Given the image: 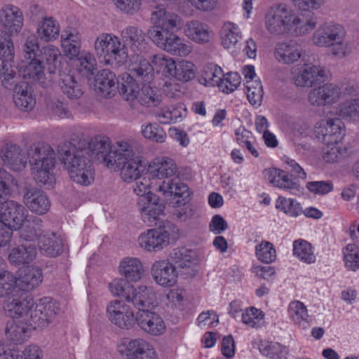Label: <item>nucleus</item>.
I'll use <instances>...</instances> for the list:
<instances>
[{"instance_id":"bf43d9fd","label":"nucleus","mask_w":359,"mask_h":359,"mask_svg":"<svg viewBox=\"0 0 359 359\" xmlns=\"http://www.w3.org/2000/svg\"><path fill=\"white\" fill-rule=\"evenodd\" d=\"M343 261L348 271L355 272L359 269V247L348 244L343 250Z\"/></svg>"},{"instance_id":"13d9d810","label":"nucleus","mask_w":359,"mask_h":359,"mask_svg":"<svg viewBox=\"0 0 359 359\" xmlns=\"http://www.w3.org/2000/svg\"><path fill=\"white\" fill-rule=\"evenodd\" d=\"M141 134L144 138L156 143H163L167 138L165 132L156 123L142 124Z\"/></svg>"},{"instance_id":"1a4fd4ad","label":"nucleus","mask_w":359,"mask_h":359,"mask_svg":"<svg viewBox=\"0 0 359 359\" xmlns=\"http://www.w3.org/2000/svg\"><path fill=\"white\" fill-rule=\"evenodd\" d=\"M35 217L28 216V211L20 203L15 201H5L0 208V222L8 228L18 230L25 222H33Z\"/></svg>"},{"instance_id":"5701e85b","label":"nucleus","mask_w":359,"mask_h":359,"mask_svg":"<svg viewBox=\"0 0 359 359\" xmlns=\"http://www.w3.org/2000/svg\"><path fill=\"white\" fill-rule=\"evenodd\" d=\"M305 51L301 44L295 41L278 43L274 49V56L276 60L285 65H290L297 62Z\"/></svg>"},{"instance_id":"f3484780","label":"nucleus","mask_w":359,"mask_h":359,"mask_svg":"<svg viewBox=\"0 0 359 359\" xmlns=\"http://www.w3.org/2000/svg\"><path fill=\"white\" fill-rule=\"evenodd\" d=\"M151 275L157 285L165 287L174 285L178 276L176 266L167 259L155 261L151 266Z\"/></svg>"},{"instance_id":"774afa93","label":"nucleus","mask_w":359,"mask_h":359,"mask_svg":"<svg viewBox=\"0 0 359 359\" xmlns=\"http://www.w3.org/2000/svg\"><path fill=\"white\" fill-rule=\"evenodd\" d=\"M264 313L254 307L245 309L242 313V321L244 324L251 327H259L264 323Z\"/></svg>"},{"instance_id":"423d86ee","label":"nucleus","mask_w":359,"mask_h":359,"mask_svg":"<svg viewBox=\"0 0 359 359\" xmlns=\"http://www.w3.org/2000/svg\"><path fill=\"white\" fill-rule=\"evenodd\" d=\"M149 35L160 49L173 55L186 57L192 52V46L172 32L151 29Z\"/></svg>"},{"instance_id":"39448f33","label":"nucleus","mask_w":359,"mask_h":359,"mask_svg":"<svg viewBox=\"0 0 359 359\" xmlns=\"http://www.w3.org/2000/svg\"><path fill=\"white\" fill-rule=\"evenodd\" d=\"M114 162V168L109 169L120 170L121 179L128 183L142 175L144 170L140 157L135 154L133 147L127 142L118 144V153Z\"/></svg>"},{"instance_id":"de8ad7c7","label":"nucleus","mask_w":359,"mask_h":359,"mask_svg":"<svg viewBox=\"0 0 359 359\" xmlns=\"http://www.w3.org/2000/svg\"><path fill=\"white\" fill-rule=\"evenodd\" d=\"M3 160L12 170L20 171L26 165L25 158L21 149L16 146H11L6 149Z\"/></svg>"},{"instance_id":"58836bf2","label":"nucleus","mask_w":359,"mask_h":359,"mask_svg":"<svg viewBox=\"0 0 359 359\" xmlns=\"http://www.w3.org/2000/svg\"><path fill=\"white\" fill-rule=\"evenodd\" d=\"M58 85L62 92L70 99L79 98L82 94L80 85L69 72H59Z\"/></svg>"},{"instance_id":"e2e57ef3","label":"nucleus","mask_w":359,"mask_h":359,"mask_svg":"<svg viewBox=\"0 0 359 359\" xmlns=\"http://www.w3.org/2000/svg\"><path fill=\"white\" fill-rule=\"evenodd\" d=\"M17 277L8 271L0 272V297H6L18 290Z\"/></svg>"},{"instance_id":"0eeeda50","label":"nucleus","mask_w":359,"mask_h":359,"mask_svg":"<svg viewBox=\"0 0 359 359\" xmlns=\"http://www.w3.org/2000/svg\"><path fill=\"white\" fill-rule=\"evenodd\" d=\"M39 229H32L26 227L21 234V238L23 239L22 244L18 247L11 249L9 255V262L15 265H20L28 264L33 261L36 255V244L34 238L37 236V231Z\"/></svg>"},{"instance_id":"7c9ffc66","label":"nucleus","mask_w":359,"mask_h":359,"mask_svg":"<svg viewBox=\"0 0 359 359\" xmlns=\"http://www.w3.org/2000/svg\"><path fill=\"white\" fill-rule=\"evenodd\" d=\"M118 272L130 282H138L144 276V267L137 257H126L119 263Z\"/></svg>"},{"instance_id":"052dcab7","label":"nucleus","mask_w":359,"mask_h":359,"mask_svg":"<svg viewBox=\"0 0 359 359\" xmlns=\"http://www.w3.org/2000/svg\"><path fill=\"white\" fill-rule=\"evenodd\" d=\"M23 36L22 52L25 59H30L36 57L39 50V38L34 33L25 32Z\"/></svg>"},{"instance_id":"ea45409f","label":"nucleus","mask_w":359,"mask_h":359,"mask_svg":"<svg viewBox=\"0 0 359 359\" xmlns=\"http://www.w3.org/2000/svg\"><path fill=\"white\" fill-rule=\"evenodd\" d=\"M5 334L11 341L21 344L29 337V327L21 320H11L6 324Z\"/></svg>"},{"instance_id":"338daca9","label":"nucleus","mask_w":359,"mask_h":359,"mask_svg":"<svg viewBox=\"0 0 359 359\" xmlns=\"http://www.w3.org/2000/svg\"><path fill=\"white\" fill-rule=\"evenodd\" d=\"M133 284L123 278H116L109 284V289L114 297H121L127 301V296L132 291Z\"/></svg>"},{"instance_id":"aec40b11","label":"nucleus","mask_w":359,"mask_h":359,"mask_svg":"<svg viewBox=\"0 0 359 359\" xmlns=\"http://www.w3.org/2000/svg\"><path fill=\"white\" fill-rule=\"evenodd\" d=\"M58 311V306L49 297L39 299L30 309V318L39 326L43 327L48 324Z\"/></svg>"},{"instance_id":"e433bc0d","label":"nucleus","mask_w":359,"mask_h":359,"mask_svg":"<svg viewBox=\"0 0 359 359\" xmlns=\"http://www.w3.org/2000/svg\"><path fill=\"white\" fill-rule=\"evenodd\" d=\"M41 62L50 74H54L61 67L62 56L60 49L53 45H47L41 50Z\"/></svg>"},{"instance_id":"680f3d73","label":"nucleus","mask_w":359,"mask_h":359,"mask_svg":"<svg viewBox=\"0 0 359 359\" xmlns=\"http://www.w3.org/2000/svg\"><path fill=\"white\" fill-rule=\"evenodd\" d=\"M338 116L350 121H359V98L348 100L341 103Z\"/></svg>"},{"instance_id":"2f4dec72","label":"nucleus","mask_w":359,"mask_h":359,"mask_svg":"<svg viewBox=\"0 0 359 359\" xmlns=\"http://www.w3.org/2000/svg\"><path fill=\"white\" fill-rule=\"evenodd\" d=\"M36 32L41 41L53 42L60 36V26L53 17H44L38 22Z\"/></svg>"},{"instance_id":"5fc2aeb1","label":"nucleus","mask_w":359,"mask_h":359,"mask_svg":"<svg viewBox=\"0 0 359 359\" xmlns=\"http://www.w3.org/2000/svg\"><path fill=\"white\" fill-rule=\"evenodd\" d=\"M77 59L76 67L78 71L84 76H89L94 74L96 67V60L94 55L87 51L79 52Z\"/></svg>"},{"instance_id":"393cba45","label":"nucleus","mask_w":359,"mask_h":359,"mask_svg":"<svg viewBox=\"0 0 359 359\" xmlns=\"http://www.w3.org/2000/svg\"><path fill=\"white\" fill-rule=\"evenodd\" d=\"M127 296V302L132 304L139 311L148 310L156 300V293L151 287L147 285L132 286Z\"/></svg>"},{"instance_id":"6e6552de","label":"nucleus","mask_w":359,"mask_h":359,"mask_svg":"<svg viewBox=\"0 0 359 359\" xmlns=\"http://www.w3.org/2000/svg\"><path fill=\"white\" fill-rule=\"evenodd\" d=\"M110 143L107 137L95 136L88 142V149H84L85 154L88 153L93 161L103 162L108 168H114V160L116 158L118 147L112 148Z\"/></svg>"},{"instance_id":"4c0bfd02","label":"nucleus","mask_w":359,"mask_h":359,"mask_svg":"<svg viewBox=\"0 0 359 359\" xmlns=\"http://www.w3.org/2000/svg\"><path fill=\"white\" fill-rule=\"evenodd\" d=\"M241 39L242 32L236 24L231 22L224 23L221 30V43L224 48H236Z\"/></svg>"},{"instance_id":"69168bd1","label":"nucleus","mask_w":359,"mask_h":359,"mask_svg":"<svg viewBox=\"0 0 359 359\" xmlns=\"http://www.w3.org/2000/svg\"><path fill=\"white\" fill-rule=\"evenodd\" d=\"M246 93L250 103L257 107L262 104L263 88L260 81H248L245 82Z\"/></svg>"},{"instance_id":"7ed1b4c3","label":"nucleus","mask_w":359,"mask_h":359,"mask_svg":"<svg viewBox=\"0 0 359 359\" xmlns=\"http://www.w3.org/2000/svg\"><path fill=\"white\" fill-rule=\"evenodd\" d=\"M31 173L39 185L50 187L55 182L53 170L55 165L54 149L48 144H33L27 151Z\"/></svg>"},{"instance_id":"4be33fe9","label":"nucleus","mask_w":359,"mask_h":359,"mask_svg":"<svg viewBox=\"0 0 359 359\" xmlns=\"http://www.w3.org/2000/svg\"><path fill=\"white\" fill-rule=\"evenodd\" d=\"M138 326L152 336L163 334L166 329L164 320L159 314L149 310L138 311L135 317Z\"/></svg>"},{"instance_id":"f257e3e1","label":"nucleus","mask_w":359,"mask_h":359,"mask_svg":"<svg viewBox=\"0 0 359 359\" xmlns=\"http://www.w3.org/2000/svg\"><path fill=\"white\" fill-rule=\"evenodd\" d=\"M317 25L313 13H295L285 4L269 8L265 15V27L271 34L280 35L292 30L296 36H304L313 31Z\"/></svg>"},{"instance_id":"0e129e2a","label":"nucleus","mask_w":359,"mask_h":359,"mask_svg":"<svg viewBox=\"0 0 359 359\" xmlns=\"http://www.w3.org/2000/svg\"><path fill=\"white\" fill-rule=\"evenodd\" d=\"M260 352L270 358L287 359L288 350L276 342H266L259 348Z\"/></svg>"},{"instance_id":"a878e982","label":"nucleus","mask_w":359,"mask_h":359,"mask_svg":"<svg viewBox=\"0 0 359 359\" xmlns=\"http://www.w3.org/2000/svg\"><path fill=\"white\" fill-rule=\"evenodd\" d=\"M184 34L197 44L208 43L213 38V32L210 27L197 20H191L186 22Z\"/></svg>"},{"instance_id":"dca6fc26","label":"nucleus","mask_w":359,"mask_h":359,"mask_svg":"<svg viewBox=\"0 0 359 359\" xmlns=\"http://www.w3.org/2000/svg\"><path fill=\"white\" fill-rule=\"evenodd\" d=\"M155 191L161 194L166 201L177 199L176 206H180L190 200L191 192L184 183L175 182L173 180H163Z\"/></svg>"},{"instance_id":"4468645a","label":"nucleus","mask_w":359,"mask_h":359,"mask_svg":"<svg viewBox=\"0 0 359 359\" xmlns=\"http://www.w3.org/2000/svg\"><path fill=\"white\" fill-rule=\"evenodd\" d=\"M0 25L4 34L18 35L24 26V15L21 9L13 4L4 5L0 9Z\"/></svg>"},{"instance_id":"bb28decb","label":"nucleus","mask_w":359,"mask_h":359,"mask_svg":"<svg viewBox=\"0 0 359 359\" xmlns=\"http://www.w3.org/2000/svg\"><path fill=\"white\" fill-rule=\"evenodd\" d=\"M23 202L28 209L36 214H45L50 208L47 195L37 188L26 189L23 195Z\"/></svg>"},{"instance_id":"f704fd0d","label":"nucleus","mask_w":359,"mask_h":359,"mask_svg":"<svg viewBox=\"0 0 359 359\" xmlns=\"http://www.w3.org/2000/svg\"><path fill=\"white\" fill-rule=\"evenodd\" d=\"M17 287L22 291H31L42 282L41 270L36 266H28L24 269L23 273L17 278Z\"/></svg>"},{"instance_id":"412c9836","label":"nucleus","mask_w":359,"mask_h":359,"mask_svg":"<svg viewBox=\"0 0 359 359\" xmlns=\"http://www.w3.org/2000/svg\"><path fill=\"white\" fill-rule=\"evenodd\" d=\"M151 20L154 24L151 29H157L163 32L180 28L182 25V19L180 15L168 11L163 6L155 7L151 13Z\"/></svg>"},{"instance_id":"09e8293b","label":"nucleus","mask_w":359,"mask_h":359,"mask_svg":"<svg viewBox=\"0 0 359 359\" xmlns=\"http://www.w3.org/2000/svg\"><path fill=\"white\" fill-rule=\"evenodd\" d=\"M196 69L193 62L185 60H179L175 63V67L170 79H175L182 82H187L195 78Z\"/></svg>"},{"instance_id":"603ef678","label":"nucleus","mask_w":359,"mask_h":359,"mask_svg":"<svg viewBox=\"0 0 359 359\" xmlns=\"http://www.w3.org/2000/svg\"><path fill=\"white\" fill-rule=\"evenodd\" d=\"M276 208L291 217L302 215V207L296 199L279 196L276 201Z\"/></svg>"},{"instance_id":"c85d7f7f","label":"nucleus","mask_w":359,"mask_h":359,"mask_svg":"<svg viewBox=\"0 0 359 359\" xmlns=\"http://www.w3.org/2000/svg\"><path fill=\"white\" fill-rule=\"evenodd\" d=\"M60 43L64 55L69 60H74L80 52L81 34L76 29L67 27L61 33Z\"/></svg>"},{"instance_id":"2eb2a0df","label":"nucleus","mask_w":359,"mask_h":359,"mask_svg":"<svg viewBox=\"0 0 359 359\" xmlns=\"http://www.w3.org/2000/svg\"><path fill=\"white\" fill-rule=\"evenodd\" d=\"M109 320L121 329L128 330L136 321L130 307L121 300L110 302L107 308Z\"/></svg>"},{"instance_id":"8fccbe9b","label":"nucleus","mask_w":359,"mask_h":359,"mask_svg":"<svg viewBox=\"0 0 359 359\" xmlns=\"http://www.w3.org/2000/svg\"><path fill=\"white\" fill-rule=\"evenodd\" d=\"M30 61L20 67V74L24 79H29L34 81H39L43 74L44 67L41 60L36 57L29 59Z\"/></svg>"},{"instance_id":"37998d69","label":"nucleus","mask_w":359,"mask_h":359,"mask_svg":"<svg viewBox=\"0 0 359 359\" xmlns=\"http://www.w3.org/2000/svg\"><path fill=\"white\" fill-rule=\"evenodd\" d=\"M186 116V109L182 104L161 108L156 114L158 121L163 124L181 121Z\"/></svg>"},{"instance_id":"f8f14e48","label":"nucleus","mask_w":359,"mask_h":359,"mask_svg":"<svg viewBox=\"0 0 359 359\" xmlns=\"http://www.w3.org/2000/svg\"><path fill=\"white\" fill-rule=\"evenodd\" d=\"M34 305L33 299L18 289L6 297L2 304L4 313L11 318H20L29 313Z\"/></svg>"},{"instance_id":"6e6d98bb","label":"nucleus","mask_w":359,"mask_h":359,"mask_svg":"<svg viewBox=\"0 0 359 359\" xmlns=\"http://www.w3.org/2000/svg\"><path fill=\"white\" fill-rule=\"evenodd\" d=\"M222 76L223 71L220 67L215 64H210L203 70L200 81L207 86H218Z\"/></svg>"},{"instance_id":"3c124183","label":"nucleus","mask_w":359,"mask_h":359,"mask_svg":"<svg viewBox=\"0 0 359 359\" xmlns=\"http://www.w3.org/2000/svg\"><path fill=\"white\" fill-rule=\"evenodd\" d=\"M293 255L300 261L306 264H312L316 262V256L311 245L302 239L293 242Z\"/></svg>"},{"instance_id":"f03ea898","label":"nucleus","mask_w":359,"mask_h":359,"mask_svg":"<svg viewBox=\"0 0 359 359\" xmlns=\"http://www.w3.org/2000/svg\"><path fill=\"white\" fill-rule=\"evenodd\" d=\"M57 152L62 168L74 182L88 186L94 181V169L85 156V149L71 142H65L58 146Z\"/></svg>"},{"instance_id":"79ce46f5","label":"nucleus","mask_w":359,"mask_h":359,"mask_svg":"<svg viewBox=\"0 0 359 359\" xmlns=\"http://www.w3.org/2000/svg\"><path fill=\"white\" fill-rule=\"evenodd\" d=\"M117 84L116 75L109 69L100 71L95 80V88L105 96H109L115 92Z\"/></svg>"},{"instance_id":"c03bdc74","label":"nucleus","mask_w":359,"mask_h":359,"mask_svg":"<svg viewBox=\"0 0 359 359\" xmlns=\"http://www.w3.org/2000/svg\"><path fill=\"white\" fill-rule=\"evenodd\" d=\"M170 259L177 267L187 269L196 264V254L191 250L185 248H175L170 253Z\"/></svg>"},{"instance_id":"b1692460","label":"nucleus","mask_w":359,"mask_h":359,"mask_svg":"<svg viewBox=\"0 0 359 359\" xmlns=\"http://www.w3.org/2000/svg\"><path fill=\"white\" fill-rule=\"evenodd\" d=\"M123 43L135 53H142L147 50V43L144 32L138 27L128 25L120 32Z\"/></svg>"},{"instance_id":"6ab92c4d","label":"nucleus","mask_w":359,"mask_h":359,"mask_svg":"<svg viewBox=\"0 0 359 359\" xmlns=\"http://www.w3.org/2000/svg\"><path fill=\"white\" fill-rule=\"evenodd\" d=\"M330 76L329 71L320 66L304 65L294 77V84L298 87H311L323 83Z\"/></svg>"},{"instance_id":"ddd939ff","label":"nucleus","mask_w":359,"mask_h":359,"mask_svg":"<svg viewBox=\"0 0 359 359\" xmlns=\"http://www.w3.org/2000/svg\"><path fill=\"white\" fill-rule=\"evenodd\" d=\"M41 221L39 217H34L33 219V226L30 225L27 226V228L32 229L33 232L34 229H39L37 231V236L34 238L35 241H38L39 249L41 253L46 256L56 257L60 255L62 250V241L61 238L57 236L55 233L44 232L42 233L40 229V224Z\"/></svg>"},{"instance_id":"a19ab883","label":"nucleus","mask_w":359,"mask_h":359,"mask_svg":"<svg viewBox=\"0 0 359 359\" xmlns=\"http://www.w3.org/2000/svg\"><path fill=\"white\" fill-rule=\"evenodd\" d=\"M337 27L333 22L321 25L313 34V43L319 47H330L334 45L337 37Z\"/></svg>"},{"instance_id":"9b49d317","label":"nucleus","mask_w":359,"mask_h":359,"mask_svg":"<svg viewBox=\"0 0 359 359\" xmlns=\"http://www.w3.org/2000/svg\"><path fill=\"white\" fill-rule=\"evenodd\" d=\"M170 234L165 228L149 229L142 232L137 240L139 248L147 252L161 251L170 244Z\"/></svg>"},{"instance_id":"a211bd4d","label":"nucleus","mask_w":359,"mask_h":359,"mask_svg":"<svg viewBox=\"0 0 359 359\" xmlns=\"http://www.w3.org/2000/svg\"><path fill=\"white\" fill-rule=\"evenodd\" d=\"M165 206L160 202L159 196L149 193L147 196L137 199V209L144 222L152 223L163 214Z\"/></svg>"},{"instance_id":"473e14b6","label":"nucleus","mask_w":359,"mask_h":359,"mask_svg":"<svg viewBox=\"0 0 359 359\" xmlns=\"http://www.w3.org/2000/svg\"><path fill=\"white\" fill-rule=\"evenodd\" d=\"M140 54L135 53L130 58L128 70L134 76L149 82L154 76V65Z\"/></svg>"},{"instance_id":"864d4df0","label":"nucleus","mask_w":359,"mask_h":359,"mask_svg":"<svg viewBox=\"0 0 359 359\" xmlns=\"http://www.w3.org/2000/svg\"><path fill=\"white\" fill-rule=\"evenodd\" d=\"M151 63L154 65V69H156L157 72H162L166 78L170 79L176 61L164 54H157L152 56Z\"/></svg>"},{"instance_id":"a18cd8bd","label":"nucleus","mask_w":359,"mask_h":359,"mask_svg":"<svg viewBox=\"0 0 359 359\" xmlns=\"http://www.w3.org/2000/svg\"><path fill=\"white\" fill-rule=\"evenodd\" d=\"M288 313L295 324L303 329L310 326L311 318L306 306L299 301L292 302L288 307Z\"/></svg>"},{"instance_id":"9d476101","label":"nucleus","mask_w":359,"mask_h":359,"mask_svg":"<svg viewBox=\"0 0 359 359\" xmlns=\"http://www.w3.org/2000/svg\"><path fill=\"white\" fill-rule=\"evenodd\" d=\"M12 36L0 32V81H9L15 74L14 66L15 48Z\"/></svg>"},{"instance_id":"c9c22d12","label":"nucleus","mask_w":359,"mask_h":359,"mask_svg":"<svg viewBox=\"0 0 359 359\" xmlns=\"http://www.w3.org/2000/svg\"><path fill=\"white\" fill-rule=\"evenodd\" d=\"M13 100L17 107L22 111L32 110L36 103L27 82L22 81L14 88Z\"/></svg>"},{"instance_id":"c756f323","label":"nucleus","mask_w":359,"mask_h":359,"mask_svg":"<svg viewBox=\"0 0 359 359\" xmlns=\"http://www.w3.org/2000/svg\"><path fill=\"white\" fill-rule=\"evenodd\" d=\"M336 95V86L332 83H325L311 89L308 95V101L314 107L330 105L335 102Z\"/></svg>"},{"instance_id":"4d7b16f0","label":"nucleus","mask_w":359,"mask_h":359,"mask_svg":"<svg viewBox=\"0 0 359 359\" xmlns=\"http://www.w3.org/2000/svg\"><path fill=\"white\" fill-rule=\"evenodd\" d=\"M137 100L141 104L148 107H156L161 102L162 96L157 88L144 85Z\"/></svg>"},{"instance_id":"72a5a7b5","label":"nucleus","mask_w":359,"mask_h":359,"mask_svg":"<svg viewBox=\"0 0 359 359\" xmlns=\"http://www.w3.org/2000/svg\"><path fill=\"white\" fill-rule=\"evenodd\" d=\"M148 172L151 176L159 179L169 178L177 174V168L172 159L160 157L149 163Z\"/></svg>"},{"instance_id":"49530a36","label":"nucleus","mask_w":359,"mask_h":359,"mask_svg":"<svg viewBox=\"0 0 359 359\" xmlns=\"http://www.w3.org/2000/svg\"><path fill=\"white\" fill-rule=\"evenodd\" d=\"M147 342L146 340L141 338L123 339L117 345V350L121 355L126 356L127 359H135Z\"/></svg>"},{"instance_id":"20e7f679","label":"nucleus","mask_w":359,"mask_h":359,"mask_svg":"<svg viewBox=\"0 0 359 359\" xmlns=\"http://www.w3.org/2000/svg\"><path fill=\"white\" fill-rule=\"evenodd\" d=\"M95 53L107 65L124 64L128 58V48L113 34L102 33L94 43Z\"/></svg>"},{"instance_id":"cd10ccee","label":"nucleus","mask_w":359,"mask_h":359,"mask_svg":"<svg viewBox=\"0 0 359 359\" xmlns=\"http://www.w3.org/2000/svg\"><path fill=\"white\" fill-rule=\"evenodd\" d=\"M264 173L269 182L277 188L292 194H297L300 190L299 185L293 182L289 175L283 170L271 168L265 169Z\"/></svg>"}]
</instances>
